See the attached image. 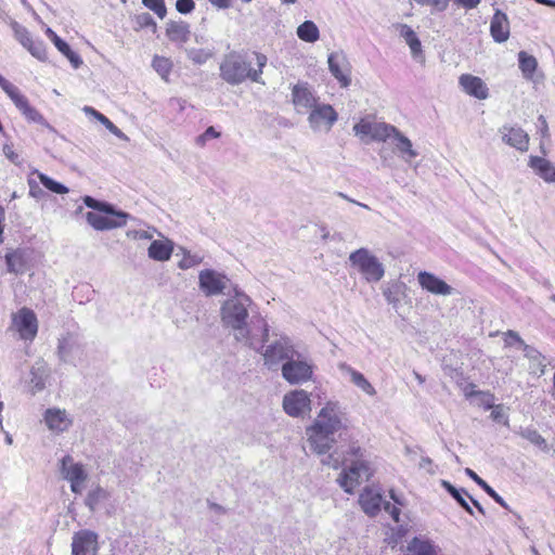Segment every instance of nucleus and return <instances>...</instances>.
<instances>
[{"instance_id": "obj_45", "label": "nucleus", "mask_w": 555, "mask_h": 555, "mask_svg": "<svg viewBox=\"0 0 555 555\" xmlns=\"http://www.w3.org/2000/svg\"><path fill=\"white\" fill-rule=\"evenodd\" d=\"M152 66L164 80H168L172 68V62L168 57L155 55L152 61Z\"/></svg>"}, {"instance_id": "obj_22", "label": "nucleus", "mask_w": 555, "mask_h": 555, "mask_svg": "<svg viewBox=\"0 0 555 555\" xmlns=\"http://www.w3.org/2000/svg\"><path fill=\"white\" fill-rule=\"evenodd\" d=\"M60 472L62 477L69 481H86L88 474L81 463H74L70 455H65L61 460Z\"/></svg>"}, {"instance_id": "obj_1", "label": "nucleus", "mask_w": 555, "mask_h": 555, "mask_svg": "<svg viewBox=\"0 0 555 555\" xmlns=\"http://www.w3.org/2000/svg\"><path fill=\"white\" fill-rule=\"evenodd\" d=\"M229 298L221 305L220 315L222 324L234 331V338L248 345V347L259 351L263 348L269 339V327L267 324L263 326L262 344L257 347L249 336L247 326V319L249 315V308L253 305L251 298L241 291L237 286L233 287L232 293H229Z\"/></svg>"}, {"instance_id": "obj_10", "label": "nucleus", "mask_w": 555, "mask_h": 555, "mask_svg": "<svg viewBox=\"0 0 555 555\" xmlns=\"http://www.w3.org/2000/svg\"><path fill=\"white\" fill-rule=\"evenodd\" d=\"M198 284L206 296L220 295L228 288L230 279L212 269H205L199 272Z\"/></svg>"}, {"instance_id": "obj_47", "label": "nucleus", "mask_w": 555, "mask_h": 555, "mask_svg": "<svg viewBox=\"0 0 555 555\" xmlns=\"http://www.w3.org/2000/svg\"><path fill=\"white\" fill-rule=\"evenodd\" d=\"M135 23V30L144 29V28H151L153 33H156L157 30V24L154 21L153 16L150 13H141L138 14L134 17Z\"/></svg>"}, {"instance_id": "obj_23", "label": "nucleus", "mask_w": 555, "mask_h": 555, "mask_svg": "<svg viewBox=\"0 0 555 555\" xmlns=\"http://www.w3.org/2000/svg\"><path fill=\"white\" fill-rule=\"evenodd\" d=\"M490 34L495 42H505L509 37V22L505 13L495 10L491 23Z\"/></svg>"}, {"instance_id": "obj_40", "label": "nucleus", "mask_w": 555, "mask_h": 555, "mask_svg": "<svg viewBox=\"0 0 555 555\" xmlns=\"http://www.w3.org/2000/svg\"><path fill=\"white\" fill-rule=\"evenodd\" d=\"M518 435L528 440L530 443L537 446L542 451L547 452L548 451V444L546 440L538 433L537 429L531 427L520 428L518 431Z\"/></svg>"}, {"instance_id": "obj_62", "label": "nucleus", "mask_w": 555, "mask_h": 555, "mask_svg": "<svg viewBox=\"0 0 555 555\" xmlns=\"http://www.w3.org/2000/svg\"><path fill=\"white\" fill-rule=\"evenodd\" d=\"M3 154L7 156L8 159H10V162H12L13 164L15 165H20L21 164V159H20V156L18 154H16L12 146L9 145V144H4L3 145Z\"/></svg>"}, {"instance_id": "obj_27", "label": "nucleus", "mask_w": 555, "mask_h": 555, "mask_svg": "<svg viewBox=\"0 0 555 555\" xmlns=\"http://www.w3.org/2000/svg\"><path fill=\"white\" fill-rule=\"evenodd\" d=\"M50 369L43 360H37L30 369V384L34 392L41 391L46 387L49 378Z\"/></svg>"}, {"instance_id": "obj_8", "label": "nucleus", "mask_w": 555, "mask_h": 555, "mask_svg": "<svg viewBox=\"0 0 555 555\" xmlns=\"http://www.w3.org/2000/svg\"><path fill=\"white\" fill-rule=\"evenodd\" d=\"M264 364L272 366L279 364L281 361H288L295 357V351L292 341L288 337L281 335L273 343L269 344L263 351Z\"/></svg>"}, {"instance_id": "obj_17", "label": "nucleus", "mask_w": 555, "mask_h": 555, "mask_svg": "<svg viewBox=\"0 0 555 555\" xmlns=\"http://www.w3.org/2000/svg\"><path fill=\"white\" fill-rule=\"evenodd\" d=\"M504 335H505V338H504L505 346H507V347L511 346L508 338H515V341H517V344L521 347V349L524 351V356L530 361L531 369H533L535 371L539 370L540 374H544L545 358L539 350H537L534 347H532L530 345H527L522 340V338L519 336V334L515 331L509 330Z\"/></svg>"}, {"instance_id": "obj_53", "label": "nucleus", "mask_w": 555, "mask_h": 555, "mask_svg": "<svg viewBox=\"0 0 555 555\" xmlns=\"http://www.w3.org/2000/svg\"><path fill=\"white\" fill-rule=\"evenodd\" d=\"M221 135L219 131L215 129V127H208L202 134L196 138V144L198 146H204L207 141L211 139H218Z\"/></svg>"}, {"instance_id": "obj_7", "label": "nucleus", "mask_w": 555, "mask_h": 555, "mask_svg": "<svg viewBox=\"0 0 555 555\" xmlns=\"http://www.w3.org/2000/svg\"><path fill=\"white\" fill-rule=\"evenodd\" d=\"M100 214V211H88L86 214L87 222L96 231H106L121 228L127 224L129 215L124 211L115 210L112 205L111 212Z\"/></svg>"}, {"instance_id": "obj_39", "label": "nucleus", "mask_w": 555, "mask_h": 555, "mask_svg": "<svg viewBox=\"0 0 555 555\" xmlns=\"http://www.w3.org/2000/svg\"><path fill=\"white\" fill-rule=\"evenodd\" d=\"M108 498L109 493L104 488L96 486L88 492L85 504L91 512H94L99 504L106 501Z\"/></svg>"}, {"instance_id": "obj_60", "label": "nucleus", "mask_w": 555, "mask_h": 555, "mask_svg": "<svg viewBox=\"0 0 555 555\" xmlns=\"http://www.w3.org/2000/svg\"><path fill=\"white\" fill-rule=\"evenodd\" d=\"M62 54L68 59L74 68H79L82 64L81 57L76 52H74L69 46L68 50L66 52H62Z\"/></svg>"}, {"instance_id": "obj_34", "label": "nucleus", "mask_w": 555, "mask_h": 555, "mask_svg": "<svg viewBox=\"0 0 555 555\" xmlns=\"http://www.w3.org/2000/svg\"><path fill=\"white\" fill-rule=\"evenodd\" d=\"M406 555H437L435 545L429 540L413 538L408 544Z\"/></svg>"}, {"instance_id": "obj_61", "label": "nucleus", "mask_w": 555, "mask_h": 555, "mask_svg": "<svg viewBox=\"0 0 555 555\" xmlns=\"http://www.w3.org/2000/svg\"><path fill=\"white\" fill-rule=\"evenodd\" d=\"M418 466L420 468L425 469L430 475L436 474V466L434 465L431 459L428 456H423L421 459Z\"/></svg>"}, {"instance_id": "obj_44", "label": "nucleus", "mask_w": 555, "mask_h": 555, "mask_svg": "<svg viewBox=\"0 0 555 555\" xmlns=\"http://www.w3.org/2000/svg\"><path fill=\"white\" fill-rule=\"evenodd\" d=\"M403 287H404L403 283L393 282L391 284H388L383 289V295H384L386 301L389 305H392L393 307H396L400 301V295L402 293Z\"/></svg>"}, {"instance_id": "obj_35", "label": "nucleus", "mask_w": 555, "mask_h": 555, "mask_svg": "<svg viewBox=\"0 0 555 555\" xmlns=\"http://www.w3.org/2000/svg\"><path fill=\"white\" fill-rule=\"evenodd\" d=\"M465 474L469 478H472L479 487H481L483 489V491L489 496H491L498 504H500L505 509H509V506L504 501V499L492 487H490L482 478H480L473 469L466 468Z\"/></svg>"}, {"instance_id": "obj_33", "label": "nucleus", "mask_w": 555, "mask_h": 555, "mask_svg": "<svg viewBox=\"0 0 555 555\" xmlns=\"http://www.w3.org/2000/svg\"><path fill=\"white\" fill-rule=\"evenodd\" d=\"M518 66L524 78L532 80L538 68V61L533 55L528 54L526 51H520L518 52Z\"/></svg>"}, {"instance_id": "obj_20", "label": "nucleus", "mask_w": 555, "mask_h": 555, "mask_svg": "<svg viewBox=\"0 0 555 555\" xmlns=\"http://www.w3.org/2000/svg\"><path fill=\"white\" fill-rule=\"evenodd\" d=\"M420 285L434 295L448 296L452 294V287L435 274L421 271L417 274Z\"/></svg>"}, {"instance_id": "obj_51", "label": "nucleus", "mask_w": 555, "mask_h": 555, "mask_svg": "<svg viewBox=\"0 0 555 555\" xmlns=\"http://www.w3.org/2000/svg\"><path fill=\"white\" fill-rule=\"evenodd\" d=\"M347 461H348V459H346V457L341 459L340 455L337 453V451H334L332 453H328L327 456L322 459L321 462L323 465H327V466H331V467L337 469L340 467L341 464H344Z\"/></svg>"}, {"instance_id": "obj_25", "label": "nucleus", "mask_w": 555, "mask_h": 555, "mask_svg": "<svg viewBox=\"0 0 555 555\" xmlns=\"http://www.w3.org/2000/svg\"><path fill=\"white\" fill-rule=\"evenodd\" d=\"M44 421L50 430L63 433L72 425L65 410L48 409L44 413Z\"/></svg>"}, {"instance_id": "obj_12", "label": "nucleus", "mask_w": 555, "mask_h": 555, "mask_svg": "<svg viewBox=\"0 0 555 555\" xmlns=\"http://www.w3.org/2000/svg\"><path fill=\"white\" fill-rule=\"evenodd\" d=\"M391 131H395V126L367 119H361L353 126V132L357 137L361 139L370 137L374 141H386L391 138Z\"/></svg>"}, {"instance_id": "obj_46", "label": "nucleus", "mask_w": 555, "mask_h": 555, "mask_svg": "<svg viewBox=\"0 0 555 555\" xmlns=\"http://www.w3.org/2000/svg\"><path fill=\"white\" fill-rule=\"evenodd\" d=\"M11 28L14 33L15 39L24 47L26 48L34 39L30 35V33L20 23L16 21H12L10 23Z\"/></svg>"}, {"instance_id": "obj_31", "label": "nucleus", "mask_w": 555, "mask_h": 555, "mask_svg": "<svg viewBox=\"0 0 555 555\" xmlns=\"http://www.w3.org/2000/svg\"><path fill=\"white\" fill-rule=\"evenodd\" d=\"M391 138L397 141L396 149L406 163L418 155V153L413 149L411 140L399 131L398 128L395 127V131H391Z\"/></svg>"}, {"instance_id": "obj_63", "label": "nucleus", "mask_w": 555, "mask_h": 555, "mask_svg": "<svg viewBox=\"0 0 555 555\" xmlns=\"http://www.w3.org/2000/svg\"><path fill=\"white\" fill-rule=\"evenodd\" d=\"M538 122H539V129H540L542 137H544V138L548 137V125L543 115L539 116Z\"/></svg>"}, {"instance_id": "obj_29", "label": "nucleus", "mask_w": 555, "mask_h": 555, "mask_svg": "<svg viewBox=\"0 0 555 555\" xmlns=\"http://www.w3.org/2000/svg\"><path fill=\"white\" fill-rule=\"evenodd\" d=\"M400 36L405 40L406 44L411 49L412 56L415 60L424 61L422 43L416 33L406 24L399 25Z\"/></svg>"}, {"instance_id": "obj_43", "label": "nucleus", "mask_w": 555, "mask_h": 555, "mask_svg": "<svg viewBox=\"0 0 555 555\" xmlns=\"http://www.w3.org/2000/svg\"><path fill=\"white\" fill-rule=\"evenodd\" d=\"M185 53L188 59L195 65H203L215 55L212 49L190 48L185 50Z\"/></svg>"}, {"instance_id": "obj_6", "label": "nucleus", "mask_w": 555, "mask_h": 555, "mask_svg": "<svg viewBox=\"0 0 555 555\" xmlns=\"http://www.w3.org/2000/svg\"><path fill=\"white\" fill-rule=\"evenodd\" d=\"M83 353V341L77 333L66 332L59 337L56 354L61 362L76 365Z\"/></svg>"}, {"instance_id": "obj_54", "label": "nucleus", "mask_w": 555, "mask_h": 555, "mask_svg": "<svg viewBox=\"0 0 555 555\" xmlns=\"http://www.w3.org/2000/svg\"><path fill=\"white\" fill-rule=\"evenodd\" d=\"M29 186V196L39 201L47 196V193L39 186L38 182L33 178L27 180Z\"/></svg>"}, {"instance_id": "obj_49", "label": "nucleus", "mask_w": 555, "mask_h": 555, "mask_svg": "<svg viewBox=\"0 0 555 555\" xmlns=\"http://www.w3.org/2000/svg\"><path fill=\"white\" fill-rule=\"evenodd\" d=\"M143 5L153 11L159 18H165L167 8L164 0H142Z\"/></svg>"}, {"instance_id": "obj_18", "label": "nucleus", "mask_w": 555, "mask_h": 555, "mask_svg": "<svg viewBox=\"0 0 555 555\" xmlns=\"http://www.w3.org/2000/svg\"><path fill=\"white\" fill-rule=\"evenodd\" d=\"M499 132L502 134V141L505 144L520 152L528 150L529 135L520 127L504 125L499 129Z\"/></svg>"}, {"instance_id": "obj_11", "label": "nucleus", "mask_w": 555, "mask_h": 555, "mask_svg": "<svg viewBox=\"0 0 555 555\" xmlns=\"http://www.w3.org/2000/svg\"><path fill=\"white\" fill-rule=\"evenodd\" d=\"M296 356L297 359L293 357L282 365L283 378L293 385L305 383L312 376V365L300 360L298 353Z\"/></svg>"}, {"instance_id": "obj_48", "label": "nucleus", "mask_w": 555, "mask_h": 555, "mask_svg": "<svg viewBox=\"0 0 555 555\" xmlns=\"http://www.w3.org/2000/svg\"><path fill=\"white\" fill-rule=\"evenodd\" d=\"M25 49L39 61L47 60L46 46L42 40H33Z\"/></svg>"}, {"instance_id": "obj_15", "label": "nucleus", "mask_w": 555, "mask_h": 555, "mask_svg": "<svg viewBox=\"0 0 555 555\" xmlns=\"http://www.w3.org/2000/svg\"><path fill=\"white\" fill-rule=\"evenodd\" d=\"M338 115L330 104L315 106L309 115V124L313 130L325 129L330 131L337 121Z\"/></svg>"}, {"instance_id": "obj_41", "label": "nucleus", "mask_w": 555, "mask_h": 555, "mask_svg": "<svg viewBox=\"0 0 555 555\" xmlns=\"http://www.w3.org/2000/svg\"><path fill=\"white\" fill-rule=\"evenodd\" d=\"M346 370L350 374L351 382L358 388H360L362 391H364L369 396H375L376 395L375 388L372 386V384L365 378V376L362 373L353 370L350 366H346Z\"/></svg>"}, {"instance_id": "obj_13", "label": "nucleus", "mask_w": 555, "mask_h": 555, "mask_svg": "<svg viewBox=\"0 0 555 555\" xmlns=\"http://www.w3.org/2000/svg\"><path fill=\"white\" fill-rule=\"evenodd\" d=\"M12 325L18 332L22 339L33 340L38 332V321L33 310L20 309L12 318Z\"/></svg>"}, {"instance_id": "obj_16", "label": "nucleus", "mask_w": 555, "mask_h": 555, "mask_svg": "<svg viewBox=\"0 0 555 555\" xmlns=\"http://www.w3.org/2000/svg\"><path fill=\"white\" fill-rule=\"evenodd\" d=\"M328 69L338 80L340 87L347 88L351 83L350 64L343 52H333L328 55Z\"/></svg>"}, {"instance_id": "obj_26", "label": "nucleus", "mask_w": 555, "mask_h": 555, "mask_svg": "<svg viewBox=\"0 0 555 555\" xmlns=\"http://www.w3.org/2000/svg\"><path fill=\"white\" fill-rule=\"evenodd\" d=\"M359 503L363 512L373 517L378 514L383 503V496L380 493L375 492L372 489L365 488L359 498Z\"/></svg>"}, {"instance_id": "obj_28", "label": "nucleus", "mask_w": 555, "mask_h": 555, "mask_svg": "<svg viewBox=\"0 0 555 555\" xmlns=\"http://www.w3.org/2000/svg\"><path fill=\"white\" fill-rule=\"evenodd\" d=\"M173 251V244L169 240H155L151 243L147 255L156 261H167Z\"/></svg>"}, {"instance_id": "obj_56", "label": "nucleus", "mask_w": 555, "mask_h": 555, "mask_svg": "<svg viewBox=\"0 0 555 555\" xmlns=\"http://www.w3.org/2000/svg\"><path fill=\"white\" fill-rule=\"evenodd\" d=\"M420 5L434 7L436 11L443 12L448 9L449 0H414Z\"/></svg>"}, {"instance_id": "obj_36", "label": "nucleus", "mask_w": 555, "mask_h": 555, "mask_svg": "<svg viewBox=\"0 0 555 555\" xmlns=\"http://www.w3.org/2000/svg\"><path fill=\"white\" fill-rule=\"evenodd\" d=\"M441 486L459 503L461 507H463L468 514L474 515L473 508L465 500V496L469 498L465 489H457L447 480H441Z\"/></svg>"}, {"instance_id": "obj_64", "label": "nucleus", "mask_w": 555, "mask_h": 555, "mask_svg": "<svg viewBox=\"0 0 555 555\" xmlns=\"http://www.w3.org/2000/svg\"><path fill=\"white\" fill-rule=\"evenodd\" d=\"M207 505L209 506L210 509H212L217 514H220V515L227 514V508L218 503L207 500Z\"/></svg>"}, {"instance_id": "obj_19", "label": "nucleus", "mask_w": 555, "mask_h": 555, "mask_svg": "<svg viewBox=\"0 0 555 555\" xmlns=\"http://www.w3.org/2000/svg\"><path fill=\"white\" fill-rule=\"evenodd\" d=\"M459 83L463 91L478 100H485L489 96V89L480 77L463 74L459 78Z\"/></svg>"}, {"instance_id": "obj_55", "label": "nucleus", "mask_w": 555, "mask_h": 555, "mask_svg": "<svg viewBox=\"0 0 555 555\" xmlns=\"http://www.w3.org/2000/svg\"><path fill=\"white\" fill-rule=\"evenodd\" d=\"M22 114L33 122H37L40 125H43L46 122L42 115L33 106L28 105L24 111H22Z\"/></svg>"}, {"instance_id": "obj_9", "label": "nucleus", "mask_w": 555, "mask_h": 555, "mask_svg": "<svg viewBox=\"0 0 555 555\" xmlns=\"http://www.w3.org/2000/svg\"><path fill=\"white\" fill-rule=\"evenodd\" d=\"M283 409L292 417H305L311 411L309 393L304 390H293L283 398Z\"/></svg>"}, {"instance_id": "obj_14", "label": "nucleus", "mask_w": 555, "mask_h": 555, "mask_svg": "<svg viewBox=\"0 0 555 555\" xmlns=\"http://www.w3.org/2000/svg\"><path fill=\"white\" fill-rule=\"evenodd\" d=\"M98 539L99 535L88 529L75 532L72 540V555H96L99 550Z\"/></svg>"}, {"instance_id": "obj_57", "label": "nucleus", "mask_w": 555, "mask_h": 555, "mask_svg": "<svg viewBox=\"0 0 555 555\" xmlns=\"http://www.w3.org/2000/svg\"><path fill=\"white\" fill-rule=\"evenodd\" d=\"M48 37L53 41L56 49L62 53L68 50V43L60 38L51 28L47 29Z\"/></svg>"}, {"instance_id": "obj_5", "label": "nucleus", "mask_w": 555, "mask_h": 555, "mask_svg": "<svg viewBox=\"0 0 555 555\" xmlns=\"http://www.w3.org/2000/svg\"><path fill=\"white\" fill-rule=\"evenodd\" d=\"M348 260L367 283H377L385 275V266L365 247L352 251Z\"/></svg>"}, {"instance_id": "obj_30", "label": "nucleus", "mask_w": 555, "mask_h": 555, "mask_svg": "<svg viewBox=\"0 0 555 555\" xmlns=\"http://www.w3.org/2000/svg\"><path fill=\"white\" fill-rule=\"evenodd\" d=\"M7 269L10 273L23 274L26 271V251L22 248L5 254Z\"/></svg>"}, {"instance_id": "obj_59", "label": "nucleus", "mask_w": 555, "mask_h": 555, "mask_svg": "<svg viewBox=\"0 0 555 555\" xmlns=\"http://www.w3.org/2000/svg\"><path fill=\"white\" fill-rule=\"evenodd\" d=\"M62 54L68 59L74 68H79L82 64L81 57L76 52H74L69 46L68 50L66 52H62Z\"/></svg>"}, {"instance_id": "obj_4", "label": "nucleus", "mask_w": 555, "mask_h": 555, "mask_svg": "<svg viewBox=\"0 0 555 555\" xmlns=\"http://www.w3.org/2000/svg\"><path fill=\"white\" fill-rule=\"evenodd\" d=\"M348 454L354 456V460L351 461L347 469L341 472L337 481L347 493H352L356 486L362 481L369 480L372 475V469L367 462L361 459L362 450L360 447L351 446Z\"/></svg>"}, {"instance_id": "obj_37", "label": "nucleus", "mask_w": 555, "mask_h": 555, "mask_svg": "<svg viewBox=\"0 0 555 555\" xmlns=\"http://www.w3.org/2000/svg\"><path fill=\"white\" fill-rule=\"evenodd\" d=\"M83 111L86 114L94 116V118H96L111 133L117 138L121 140H128V137L102 113L98 112L91 106H85Z\"/></svg>"}, {"instance_id": "obj_24", "label": "nucleus", "mask_w": 555, "mask_h": 555, "mask_svg": "<svg viewBox=\"0 0 555 555\" xmlns=\"http://www.w3.org/2000/svg\"><path fill=\"white\" fill-rule=\"evenodd\" d=\"M292 96L293 103L298 112H300L301 108H312L315 104V98L307 82L295 85L292 89Z\"/></svg>"}, {"instance_id": "obj_52", "label": "nucleus", "mask_w": 555, "mask_h": 555, "mask_svg": "<svg viewBox=\"0 0 555 555\" xmlns=\"http://www.w3.org/2000/svg\"><path fill=\"white\" fill-rule=\"evenodd\" d=\"M202 260V257L198 255H191L190 253H184V256L178 266L180 269L186 270L199 264Z\"/></svg>"}, {"instance_id": "obj_32", "label": "nucleus", "mask_w": 555, "mask_h": 555, "mask_svg": "<svg viewBox=\"0 0 555 555\" xmlns=\"http://www.w3.org/2000/svg\"><path fill=\"white\" fill-rule=\"evenodd\" d=\"M529 166L546 182H555V168L552 164L539 156H531Z\"/></svg>"}, {"instance_id": "obj_42", "label": "nucleus", "mask_w": 555, "mask_h": 555, "mask_svg": "<svg viewBox=\"0 0 555 555\" xmlns=\"http://www.w3.org/2000/svg\"><path fill=\"white\" fill-rule=\"evenodd\" d=\"M31 175H37V177H38V179H39L40 183H41L46 189H48L49 191H51V192H53V193H55V194H65V193H67V192H68V189H67L64 184H62V183H60V182H57V181L53 180L52 178H50V177H49V176H47L46 173L40 172V171H39V170H37V169H34V170L31 171Z\"/></svg>"}, {"instance_id": "obj_58", "label": "nucleus", "mask_w": 555, "mask_h": 555, "mask_svg": "<svg viewBox=\"0 0 555 555\" xmlns=\"http://www.w3.org/2000/svg\"><path fill=\"white\" fill-rule=\"evenodd\" d=\"M176 9L181 14H189L195 9L194 0H177Z\"/></svg>"}, {"instance_id": "obj_50", "label": "nucleus", "mask_w": 555, "mask_h": 555, "mask_svg": "<svg viewBox=\"0 0 555 555\" xmlns=\"http://www.w3.org/2000/svg\"><path fill=\"white\" fill-rule=\"evenodd\" d=\"M83 203L87 207L92 208L95 211H100V212H111V209H112V204L98 201L89 195H86L83 197Z\"/></svg>"}, {"instance_id": "obj_21", "label": "nucleus", "mask_w": 555, "mask_h": 555, "mask_svg": "<svg viewBox=\"0 0 555 555\" xmlns=\"http://www.w3.org/2000/svg\"><path fill=\"white\" fill-rule=\"evenodd\" d=\"M165 35L173 43H186L191 36L190 24L182 20H169L166 23Z\"/></svg>"}, {"instance_id": "obj_2", "label": "nucleus", "mask_w": 555, "mask_h": 555, "mask_svg": "<svg viewBox=\"0 0 555 555\" xmlns=\"http://www.w3.org/2000/svg\"><path fill=\"white\" fill-rule=\"evenodd\" d=\"M345 413L337 402H327L314 424L307 428L310 450L319 455L328 453L335 443V434L344 427Z\"/></svg>"}, {"instance_id": "obj_38", "label": "nucleus", "mask_w": 555, "mask_h": 555, "mask_svg": "<svg viewBox=\"0 0 555 555\" xmlns=\"http://www.w3.org/2000/svg\"><path fill=\"white\" fill-rule=\"evenodd\" d=\"M297 36L302 41L313 43L320 38L318 26L312 21H305L297 28Z\"/></svg>"}, {"instance_id": "obj_3", "label": "nucleus", "mask_w": 555, "mask_h": 555, "mask_svg": "<svg viewBox=\"0 0 555 555\" xmlns=\"http://www.w3.org/2000/svg\"><path fill=\"white\" fill-rule=\"evenodd\" d=\"M255 56L258 66L257 69H254L251 63L238 52L232 51L225 54L219 66L220 77L232 86H237L246 79H250L254 82H262L261 74L268 60L262 53L256 52Z\"/></svg>"}]
</instances>
